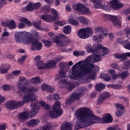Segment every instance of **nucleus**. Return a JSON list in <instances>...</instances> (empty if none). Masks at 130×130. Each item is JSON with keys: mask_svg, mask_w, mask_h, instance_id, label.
<instances>
[{"mask_svg": "<svg viewBox=\"0 0 130 130\" xmlns=\"http://www.w3.org/2000/svg\"><path fill=\"white\" fill-rule=\"evenodd\" d=\"M29 79L24 77V76H20L19 80L17 82V87L19 91H21V92L27 91V94L24 95L23 98V101L18 102L16 101H11L5 104V106L7 109H17L20 106H23L25 103H27L29 101L32 102L30 105V107H32L31 111L29 112H24L19 114V121L20 122H24L28 118L29 115L32 117L35 116L39 112V109H40V107L38 106V101L34 95V92H37L38 88L35 87H31L29 89L27 88V87L29 85Z\"/></svg>", "mask_w": 130, "mask_h": 130, "instance_id": "f257e3e1", "label": "nucleus"}, {"mask_svg": "<svg viewBox=\"0 0 130 130\" xmlns=\"http://www.w3.org/2000/svg\"><path fill=\"white\" fill-rule=\"evenodd\" d=\"M75 115L78 119L75 125V130L80 129L85 126H90L95 123H110L113 120L110 114H104L101 118L95 116L93 111L87 107L78 109L75 113Z\"/></svg>", "mask_w": 130, "mask_h": 130, "instance_id": "f03ea898", "label": "nucleus"}, {"mask_svg": "<svg viewBox=\"0 0 130 130\" xmlns=\"http://www.w3.org/2000/svg\"><path fill=\"white\" fill-rule=\"evenodd\" d=\"M93 58V56L89 55L84 60L79 61L74 64L71 71L69 72V77L73 80H80V79L88 76L90 80H95L96 72L94 71L95 66L93 63H90Z\"/></svg>", "mask_w": 130, "mask_h": 130, "instance_id": "7ed1b4c3", "label": "nucleus"}, {"mask_svg": "<svg viewBox=\"0 0 130 130\" xmlns=\"http://www.w3.org/2000/svg\"><path fill=\"white\" fill-rule=\"evenodd\" d=\"M14 38L17 43H21L22 41L26 44L31 43V50H41L42 49V44L33 38L30 32L18 31L15 34Z\"/></svg>", "mask_w": 130, "mask_h": 130, "instance_id": "20e7f679", "label": "nucleus"}, {"mask_svg": "<svg viewBox=\"0 0 130 130\" xmlns=\"http://www.w3.org/2000/svg\"><path fill=\"white\" fill-rule=\"evenodd\" d=\"M52 110L49 113V115L51 118H57L61 116L63 111L60 108V102H56L52 107Z\"/></svg>", "mask_w": 130, "mask_h": 130, "instance_id": "39448f33", "label": "nucleus"}, {"mask_svg": "<svg viewBox=\"0 0 130 130\" xmlns=\"http://www.w3.org/2000/svg\"><path fill=\"white\" fill-rule=\"evenodd\" d=\"M60 61V58H58L56 60H51L48 61L47 63L43 64V61L38 60L36 63V66H38V70H44V69H50L55 67L57 62Z\"/></svg>", "mask_w": 130, "mask_h": 130, "instance_id": "423d86ee", "label": "nucleus"}, {"mask_svg": "<svg viewBox=\"0 0 130 130\" xmlns=\"http://www.w3.org/2000/svg\"><path fill=\"white\" fill-rule=\"evenodd\" d=\"M53 41L56 44H57L60 47H63L69 45L72 41L63 34H60L59 36H57L53 39Z\"/></svg>", "mask_w": 130, "mask_h": 130, "instance_id": "0eeeda50", "label": "nucleus"}, {"mask_svg": "<svg viewBox=\"0 0 130 130\" xmlns=\"http://www.w3.org/2000/svg\"><path fill=\"white\" fill-rule=\"evenodd\" d=\"M92 33H93V30L90 27L81 28L78 32V36L79 38L86 39V38H88L89 36H91Z\"/></svg>", "mask_w": 130, "mask_h": 130, "instance_id": "6e6552de", "label": "nucleus"}, {"mask_svg": "<svg viewBox=\"0 0 130 130\" xmlns=\"http://www.w3.org/2000/svg\"><path fill=\"white\" fill-rule=\"evenodd\" d=\"M73 10L78 11L81 14L90 15L91 13L89 9L87 8L83 4L79 3L78 4H74L72 6Z\"/></svg>", "mask_w": 130, "mask_h": 130, "instance_id": "1a4fd4ad", "label": "nucleus"}, {"mask_svg": "<svg viewBox=\"0 0 130 130\" xmlns=\"http://www.w3.org/2000/svg\"><path fill=\"white\" fill-rule=\"evenodd\" d=\"M41 7L40 3H29L27 6L23 7L22 9V12H31L34 10H38Z\"/></svg>", "mask_w": 130, "mask_h": 130, "instance_id": "9d476101", "label": "nucleus"}, {"mask_svg": "<svg viewBox=\"0 0 130 130\" xmlns=\"http://www.w3.org/2000/svg\"><path fill=\"white\" fill-rule=\"evenodd\" d=\"M105 17L106 19L110 21H112L114 26H116V27L118 28L120 27L121 22H120V21L117 18V16L106 14Z\"/></svg>", "mask_w": 130, "mask_h": 130, "instance_id": "9b49d317", "label": "nucleus"}, {"mask_svg": "<svg viewBox=\"0 0 130 130\" xmlns=\"http://www.w3.org/2000/svg\"><path fill=\"white\" fill-rule=\"evenodd\" d=\"M92 3L95 4V9H104L106 11H109L110 8L108 6H103L102 5V2L103 0H91Z\"/></svg>", "mask_w": 130, "mask_h": 130, "instance_id": "f8f14e48", "label": "nucleus"}, {"mask_svg": "<svg viewBox=\"0 0 130 130\" xmlns=\"http://www.w3.org/2000/svg\"><path fill=\"white\" fill-rule=\"evenodd\" d=\"M82 97V93L73 94L70 98H69L67 101L66 103L68 105L74 103L75 100H79Z\"/></svg>", "mask_w": 130, "mask_h": 130, "instance_id": "ddd939ff", "label": "nucleus"}, {"mask_svg": "<svg viewBox=\"0 0 130 130\" xmlns=\"http://www.w3.org/2000/svg\"><path fill=\"white\" fill-rule=\"evenodd\" d=\"M59 84H65L66 85V89L68 90L69 92L72 91L73 89L76 87L75 86V83H72L71 81H68L67 80H62L59 82Z\"/></svg>", "mask_w": 130, "mask_h": 130, "instance_id": "4468645a", "label": "nucleus"}, {"mask_svg": "<svg viewBox=\"0 0 130 130\" xmlns=\"http://www.w3.org/2000/svg\"><path fill=\"white\" fill-rule=\"evenodd\" d=\"M109 3L113 10H119L123 7V4H121L118 0H112Z\"/></svg>", "mask_w": 130, "mask_h": 130, "instance_id": "2eb2a0df", "label": "nucleus"}, {"mask_svg": "<svg viewBox=\"0 0 130 130\" xmlns=\"http://www.w3.org/2000/svg\"><path fill=\"white\" fill-rule=\"evenodd\" d=\"M103 52V55H107L109 53L110 51L108 49L103 47L102 44H98V52L97 53H100V52Z\"/></svg>", "mask_w": 130, "mask_h": 130, "instance_id": "dca6fc26", "label": "nucleus"}, {"mask_svg": "<svg viewBox=\"0 0 130 130\" xmlns=\"http://www.w3.org/2000/svg\"><path fill=\"white\" fill-rule=\"evenodd\" d=\"M40 19H41V20H44V21H46V22H54V21H56L54 17L48 14L41 15Z\"/></svg>", "mask_w": 130, "mask_h": 130, "instance_id": "f3484780", "label": "nucleus"}, {"mask_svg": "<svg viewBox=\"0 0 130 130\" xmlns=\"http://www.w3.org/2000/svg\"><path fill=\"white\" fill-rule=\"evenodd\" d=\"M85 49L87 53H93V54H97V52L98 51V45H97V47L96 48V49L94 50L93 49V48H92V46L91 45V44H88L85 47Z\"/></svg>", "mask_w": 130, "mask_h": 130, "instance_id": "a211bd4d", "label": "nucleus"}, {"mask_svg": "<svg viewBox=\"0 0 130 130\" xmlns=\"http://www.w3.org/2000/svg\"><path fill=\"white\" fill-rule=\"evenodd\" d=\"M127 56L130 57V53H123L122 54H116L115 55V57L117 58V59H122V60H124L126 59Z\"/></svg>", "mask_w": 130, "mask_h": 130, "instance_id": "6ab92c4d", "label": "nucleus"}, {"mask_svg": "<svg viewBox=\"0 0 130 130\" xmlns=\"http://www.w3.org/2000/svg\"><path fill=\"white\" fill-rule=\"evenodd\" d=\"M10 70V66L7 64H3L0 66V74L4 75L7 74Z\"/></svg>", "mask_w": 130, "mask_h": 130, "instance_id": "aec40b11", "label": "nucleus"}, {"mask_svg": "<svg viewBox=\"0 0 130 130\" xmlns=\"http://www.w3.org/2000/svg\"><path fill=\"white\" fill-rule=\"evenodd\" d=\"M41 89L42 90H43V91H47V92H50L51 93H52V92H53V91H54V88L51 87V86L47 85V84H43L41 86Z\"/></svg>", "mask_w": 130, "mask_h": 130, "instance_id": "412c9836", "label": "nucleus"}, {"mask_svg": "<svg viewBox=\"0 0 130 130\" xmlns=\"http://www.w3.org/2000/svg\"><path fill=\"white\" fill-rule=\"evenodd\" d=\"M61 130H72L73 129V125L71 122H67L61 125Z\"/></svg>", "mask_w": 130, "mask_h": 130, "instance_id": "4be33fe9", "label": "nucleus"}, {"mask_svg": "<svg viewBox=\"0 0 130 130\" xmlns=\"http://www.w3.org/2000/svg\"><path fill=\"white\" fill-rule=\"evenodd\" d=\"M77 19L79 20V21H80V23L83 24L84 25H88L91 22L90 20L83 16L78 17Z\"/></svg>", "mask_w": 130, "mask_h": 130, "instance_id": "5701e85b", "label": "nucleus"}, {"mask_svg": "<svg viewBox=\"0 0 130 130\" xmlns=\"http://www.w3.org/2000/svg\"><path fill=\"white\" fill-rule=\"evenodd\" d=\"M96 32H99L100 33H102L103 36L104 37H106L108 35L107 34V30L106 29H104L101 27H98L95 28Z\"/></svg>", "mask_w": 130, "mask_h": 130, "instance_id": "b1692460", "label": "nucleus"}, {"mask_svg": "<svg viewBox=\"0 0 130 130\" xmlns=\"http://www.w3.org/2000/svg\"><path fill=\"white\" fill-rule=\"evenodd\" d=\"M102 39H104V37L102 34L99 35V37L94 36L93 37V40L94 42L96 43H100L102 42Z\"/></svg>", "mask_w": 130, "mask_h": 130, "instance_id": "393cba45", "label": "nucleus"}, {"mask_svg": "<svg viewBox=\"0 0 130 130\" xmlns=\"http://www.w3.org/2000/svg\"><path fill=\"white\" fill-rule=\"evenodd\" d=\"M40 121L39 120L32 119L26 123L27 126H34L39 124Z\"/></svg>", "mask_w": 130, "mask_h": 130, "instance_id": "a878e982", "label": "nucleus"}, {"mask_svg": "<svg viewBox=\"0 0 130 130\" xmlns=\"http://www.w3.org/2000/svg\"><path fill=\"white\" fill-rule=\"evenodd\" d=\"M102 59V57L101 56V55H100L99 54H94L92 57V62H99V61H101Z\"/></svg>", "mask_w": 130, "mask_h": 130, "instance_id": "bb28decb", "label": "nucleus"}, {"mask_svg": "<svg viewBox=\"0 0 130 130\" xmlns=\"http://www.w3.org/2000/svg\"><path fill=\"white\" fill-rule=\"evenodd\" d=\"M8 27L10 30H13V29H16L17 28V24H16V22L14 20H12L8 22Z\"/></svg>", "mask_w": 130, "mask_h": 130, "instance_id": "cd10ccee", "label": "nucleus"}, {"mask_svg": "<svg viewBox=\"0 0 130 130\" xmlns=\"http://www.w3.org/2000/svg\"><path fill=\"white\" fill-rule=\"evenodd\" d=\"M129 76V73L128 71H125L118 74V76L120 77L121 80H125Z\"/></svg>", "mask_w": 130, "mask_h": 130, "instance_id": "c85d7f7f", "label": "nucleus"}, {"mask_svg": "<svg viewBox=\"0 0 130 130\" xmlns=\"http://www.w3.org/2000/svg\"><path fill=\"white\" fill-rule=\"evenodd\" d=\"M101 79H103L105 82H109L111 80V77L108 75V74H105L104 73H102L100 75Z\"/></svg>", "mask_w": 130, "mask_h": 130, "instance_id": "c756f323", "label": "nucleus"}, {"mask_svg": "<svg viewBox=\"0 0 130 130\" xmlns=\"http://www.w3.org/2000/svg\"><path fill=\"white\" fill-rule=\"evenodd\" d=\"M67 73H68V70H60L59 72V77L58 79H62V78H68V76L67 75Z\"/></svg>", "mask_w": 130, "mask_h": 130, "instance_id": "7c9ffc66", "label": "nucleus"}, {"mask_svg": "<svg viewBox=\"0 0 130 130\" xmlns=\"http://www.w3.org/2000/svg\"><path fill=\"white\" fill-rule=\"evenodd\" d=\"M63 31L65 34H70L72 32V27L70 25H66L63 27Z\"/></svg>", "mask_w": 130, "mask_h": 130, "instance_id": "2f4dec72", "label": "nucleus"}, {"mask_svg": "<svg viewBox=\"0 0 130 130\" xmlns=\"http://www.w3.org/2000/svg\"><path fill=\"white\" fill-rule=\"evenodd\" d=\"M29 83H32V84H38L40 83V78L39 77H36L32 78V79L29 80Z\"/></svg>", "mask_w": 130, "mask_h": 130, "instance_id": "473e14b6", "label": "nucleus"}, {"mask_svg": "<svg viewBox=\"0 0 130 130\" xmlns=\"http://www.w3.org/2000/svg\"><path fill=\"white\" fill-rule=\"evenodd\" d=\"M33 25L36 29H38V30H41L42 31L43 30V28H42L41 27V21H39L38 22H35L33 23Z\"/></svg>", "mask_w": 130, "mask_h": 130, "instance_id": "72a5a7b5", "label": "nucleus"}, {"mask_svg": "<svg viewBox=\"0 0 130 130\" xmlns=\"http://www.w3.org/2000/svg\"><path fill=\"white\" fill-rule=\"evenodd\" d=\"M105 84L103 83L98 84L95 85V89L96 91H101V90L105 89Z\"/></svg>", "mask_w": 130, "mask_h": 130, "instance_id": "f704fd0d", "label": "nucleus"}, {"mask_svg": "<svg viewBox=\"0 0 130 130\" xmlns=\"http://www.w3.org/2000/svg\"><path fill=\"white\" fill-rule=\"evenodd\" d=\"M68 23L73 25L74 26H78V25H79V21L74 19H69L68 20Z\"/></svg>", "mask_w": 130, "mask_h": 130, "instance_id": "c9c22d12", "label": "nucleus"}, {"mask_svg": "<svg viewBox=\"0 0 130 130\" xmlns=\"http://www.w3.org/2000/svg\"><path fill=\"white\" fill-rule=\"evenodd\" d=\"M19 21L20 22H23V23H25L27 26H31V22L27 19V18H25V17H21L19 19Z\"/></svg>", "mask_w": 130, "mask_h": 130, "instance_id": "e433bc0d", "label": "nucleus"}, {"mask_svg": "<svg viewBox=\"0 0 130 130\" xmlns=\"http://www.w3.org/2000/svg\"><path fill=\"white\" fill-rule=\"evenodd\" d=\"M122 43L126 49H129L130 50V42L128 40L123 41Z\"/></svg>", "mask_w": 130, "mask_h": 130, "instance_id": "4c0bfd02", "label": "nucleus"}, {"mask_svg": "<svg viewBox=\"0 0 130 130\" xmlns=\"http://www.w3.org/2000/svg\"><path fill=\"white\" fill-rule=\"evenodd\" d=\"M39 104L40 105H41V106H42V107L45 108V109H47V110L50 109V106H49V105L46 104L45 103V102H44V101H40Z\"/></svg>", "mask_w": 130, "mask_h": 130, "instance_id": "58836bf2", "label": "nucleus"}, {"mask_svg": "<svg viewBox=\"0 0 130 130\" xmlns=\"http://www.w3.org/2000/svg\"><path fill=\"white\" fill-rule=\"evenodd\" d=\"M51 12L52 15H53L54 18L56 20L58 19V13H57V11L55 10V9H51Z\"/></svg>", "mask_w": 130, "mask_h": 130, "instance_id": "ea45409f", "label": "nucleus"}, {"mask_svg": "<svg viewBox=\"0 0 130 130\" xmlns=\"http://www.w3.org/2000/svg\"><path fill=\"white\" fill-rule=\"evenodd\" d=\"M67 63L64 62H61L59 64V67L61 70L62 71H68V68H67Z\"/></svg>", "mask_w": 130, "mask_h": 130, "instance_id": "a19ab883", "label": "nucleus"}, {"mask_svg": "<svg viewBox=\"0 0 130 130\" xmlns=\"http://www.w3.org/2000/svg\"><path fill=\"white\" fill-rule=\"evenodd\" d=\"M101 98L104 100V99H107L110 97V94L108 92L103 93L100 95Z\"/></svg>", "mask_w": 130, "mask_h": 130, "instance_id": "79ce46f5", "label": "nucleus"}, {"mask_svg": "<svg viewBox=\"0 0 130 130\" xmlns=\"http://www.w3.org/2000/svg\"><path fill=\"white\" fill-rule=\"evenodd\" d=\"M26 58H27L26 55H24L22 56L21 58H19L18 59L19 63H20V64H22V63H23V62H24V61H25V59Z\"/></svg>", "mask_w": 130, "mask_h": 130, "instance_id": "37998d69", "label": "nucleus"}, {"mask_svg": "<svg viewBox=\"0 0 130 130\" xmlns=\"http://www.w3.org/2000/svg\"><path fill=\"white\" fill-rule=\"evenodd\" d=\"M124 66L126 70H129L130 69V60L126 61L124 63Z\"/></svg>", "mask_w": 130, "mask_h": 130, "instance_id": "c03bdc74", "label": "nucleus"}, {"mask_svg": "<svg viewBox=\"0 0 130 130\" xmlns=\"http://www.w3.org/2000/svg\"><path fill=\"white\" fill-rule=\"evenodd\" d=\"M124 113L123 110H118L116 112V115L117 117H120L121 115Z\"/></svg>", "mask_w": 130, "mask_h": 130, "instance_id": "a18cd8bd", "label": "nucleus"}, {"mask_svg": "<svg viewBox=\"0 0 130 130\" xmlns=\"http://www.w3.org/2000/svg\"><path fill=\"white\" fill-rule=\"evenodd\" d=\"M42 42L43 43H44L45 46H47V47L51 46V42L50 41L46 40H43Z\"/></svg>", "mask_w": 130, "mask_h": 130, "instance_id": "49530a36", "label": "nucleus"}, {"mask_svg": "<svg viewBox=\"0 0 130 130\" xmlns=\"http://www.w3.org/2000/svg\"><path fill=\"white\" fill-rule=\"evenodd\" d=\"M111 67L112 68V69H114L115 70H117L118 71H119V70H120V68L116 63L111 64Z\"/></svg>", "mask_w": 130, "mask_h": 130, "instance_id": "de8ad7c7", "label": "nucleus"}, {"mask_svg": "<svg viewBox=\"0 0 130 130\" xmlns=\"http://www.w3.org/2000/svg\"><path fill=\"white\" fill-rule=\"evenodd\" d=\"M115 106L117 108L118 110H123L124 109V107L120 104H117Z\"/></svg>", "mask_w": 130, "mask_h": 130, "instance_id": "09e8293b", "label": "nucleus"}, {"mask_svg": "<svg viewBox=\"0 0 130 130\" xmlns=\"http://www.w3.org/2000/svg\"><path fill=\"white\" fill-rule=\"evenodd\" d=\"M7 2L6 0H0V9H2L4 6L7 5Z\"/></svg>", "mask_w": 130, "mask_h": 130, "instance_id": "8fccbe9b", "label": "nucleus"}, {"mask_svg": "<svg viewBox=\"0 0 130 130\" xmlns=\"http://www.w3.org/2000/svg\"><path fill=\"white\" fill-rule=\"evenodd\" d=\"M55 24H57V25H59V26H63V25L67 24V22L63 21H57L55 22Z\"/></svg>", "mask_w": 130, "mask_h": 130, "instance_id": "3c124183", "label": "nucleus"}, {"mask_svg": "<svg viewBox=\"0 0 130 130\" xmlns=\"http://www.w3.org/2000/svg\"><path fill=\"white\" fill-rule=\"evenodd\" d=\"M104 100L101 96H100V97L98 99L97 104H98V105H101V104L103 103Z\"/></svg>", "mask_w": 130, "mask_h": 130, "instance_id": "603ef678", "label": "nucleus"}, {"mask_svg": "<svg viewBox=\"0 0 130 130\" xmlns=\"http://www.w3.org/2000/svg\"><path fill=\"white\" fill-rule=\"evenodd\" d=\"M10 35V34L9 32L7 31V28H4V32L3 33L2 36V37H7V36H9Z\"/></svg>", "mask_w": 130, "mask_h": 130, "instance_id": "864d4df0", "label": "nucleus"}, {"mask_svg": "<svg viewBox=\"0 0 130 130\" xmlns=\"http://www.w3.org/2000/svg\"><path fill=\"white\" fill-rule=\"evenodd\" d=\"M3 90H4V91H9L11 90V86L10 85H5L3 86Z\"/></svg>", "mask_w": 130, "mask_h": 130, "instance_id": "5fc2aeb1", "label": "nucleus"}, {"mask_svg": "<svg viewBox=\"0 0 130 130\" xmlns=\"http://www.w3.org/2000/svg\"><path fill=\"white\" fill-rule=\"evenodd\" d=\"M20 74H21V71L20 70H15L12 72V75H13L14 76H19V75H20Z\"/></svg>", "mask_w": 130, "mask_h": 130, "instance_id": "6e6d98bb", "label": "nucleus"}, {"mask_svg": "<svg viewBox=\"0 0 130 130\" xmlns=\"http://www.w3.org/2000/svg\"><path fill=\"white\" fill-rule=\"evenodd\" d=\"M53 99L54 100H59V99H60V97H59V94L58 93L54 94Z\"/></svg>", "mask_w": 130, "mask_h": 130, "instance_id": "4d7b16f0", "label": "nucleus"}, {"mask_svg": "<svg viewBox=\"0 0 130 130\" xmlns=\"http://www.w3.org/2000/svg\"><path fill=\"white\" fill-rule=\"evenodd\" d=\"M18 29H23V28H25V24L23 22H20L18 25Z\"/></svg>", "mask_w": 130, "mask_h": 130, "instance_id": "13d9d810", "label": "nucleus"}, {"mask_svg": "<svg viewBox=\"0 0 130 130\" xmlns=\"http://www.w3.org/2000/svg\"><path fill=\"white\" fill-rule=\"evenodd\" d=\"M124 31L126 32V36L130 35V28L127 27L125 29H124Z\"/></svg>", "mask_w": 130, "mask_h": 130, "instance_id": "bf43d9fd", "label": "nucleus"}, {"mask_svg": "<svg viewBox=\"0 0 130 130\" xmlns=\"http://www.w3.org/2000/svg\"><path fill=\"white\" fill-rule=\"evenodd\" d=\"M114 89H116L117 90H120V89H122V86L119 84H114Z\"/></svg>", "mask_w": 130, "mask_h": 130, "instance_id": "052dcab7", "label": "nucleus"}, {"mask_svg": "<svg viewBox=\"0 0 130 130\" xmlns=\"http://www.w3.org/2000/svg\"><path fill=\"white\" fill-rule=\"evenodd\" d=\"M86 54L85 51H79V56H84Z\"/></svg>", "mask_w": 130, "mask_h": 130, "instance_id": "680f3d73", "label": "nucleus"}, {"mask_svg": "<svg viewBox=\"0 0 130 130\" xmlns=\"http://www.w3.org/2000/svg\"><path fill=\"white\" fill-rule=\"evenodd\" d=\"M75 56H80V51H75L73 52Z\"/></svg>", "mask_w": 130, "mask_h": 130, "instance_id": "e2e57ef3", "label": "nucleus"}, {"mask_svg": "<svg viewBox=\"0 0 130 130\" xmlns=\"http://www.w3.org/2000/svg\"><path fill=\"white\" fill-rule=\"evenodd\" d=\"M109 74H110V75H111V76H113V75L115 74V71H114V70H109Z\"/></svg>", "mask_w": 130, "mask_h": 130, "instance_id": "0e129e2a", "label": "nucleus"}, {"mask_svg": "<svg viewBox=\"0 0 130 130\" xmlns=\"http://www.w3.org/2000/svg\"><path fill=\"white\" fill-rule=\"evenodd\" d=\"M6 125V124L0 125V130H6V128H7Z\"/></svg>", "mask_w": 130, "mask_h": 130, "instance_id": "69168bd1", "label": "nucleus"}, {"mask_svg": "<svg viewBox=\"0 0 130 130\" xmlns=\"http://www.w3.org/2000/svg\"><path fill=\"white\" fill-rule=\"evenodd\" d=\"M6 101L5 97H3L2 95L0 94V104L1 103L4 102Z\"/></svg>", "mask_w": 130, "mask_h": 130, "instance_id": "338daca9", "label": "nucleus"}, {"mask_svg": "<svg viewBox=\"0 0 130 130\" xmlns=\"http://www.w3.org/2000/svg\"><path fill=\"white\" fill-rule=\"evenodd\" d=\"M107 130H118V128L115 126H112L108 127Z\"/></svg>", "mask_w": 130, "mask_h": 130, "instance_id": "774afa93", "label": "nucleus"}]
</instances>
